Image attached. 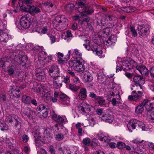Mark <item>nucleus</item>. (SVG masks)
<instances>
[{
    "label": "nucleus",
    "mask_w": 154,
    "mask_h": 154,
    "mask_svg": "<svg viewBox=\"0 0 154 154\" xmlns=\"http://www.w3.org/2000/svg\"><path fill=\"white\" fill-rule=\"evenodd\" d=\"M44 139L45 140H50L52 138L51 135L49 131L47 130L45 131L44 133Z\"/></svg>",
    "instance_id": "35"
},
{
    "label": "nucleus",
    "mask_w": 154,
    "mask_h": 154,
    "mask_svg": "<svg viewBox=\"0 0 154 154\" xmlns=\"http://www.w3.org/2000/svg\"><path fill=\"white\" fill-rule=\"evenodd\" d=\"M60 102L61 104L65 106H68L69 104V97L66 94H61L60 95Z\"/></svg>",
    "instance_id": "20"
},
{
    "label": "nucleus",
    "mask_w": 154,
    "mask_h": 154,
    "mask_svg": "<svg viewBox=\"0 0 154 154\" xmlns=\"http://www.w3.org/2000/svg\"><path fill=\"white\" fill-rule=\"evenodd\" d=\"M64 138V135L61 133H59L55 135V139L57 141H61L63 140Z\"/></svg>",
    "instance_id": "51"
},
{
    "label": "nucleus",
    "mask_w": 154,
    "mask_h": 154,
    "mask_svg": "<svg viewBox=\"0 0 154 154\" xmlns=\"http://www.w3.org/2000/svg\"><path fill=\"white\" fill-rule=\"evenodd\" d=\"M51 115L53 119L60 125L66 121V118L65 116H57L54 111L51 112Z\"/></svg>",
    "instance_id": "16"
},
{
    "label": "nucleus",
    "mask_w": 154,
    "mask_h": 154,
    "mask_svg": "<svg viewBox=\"0 0 154 154\" xmlns=\"http://www.w3.org/2000/svg\"><path fill=\"white\" fill-rule=\"evenodd\" d=\"M9 93L11 97L12 98L14 97H19L20 96V91L17 88V86H11Z\"/></svg>",
    "instance_id": "12"
},
{
    "label": "nucleus",
    "mask_w": 154,
    "mask_h": 154,
    "mask_svg": "<svg viewBox=\"0 0 154 154\" xmlns=\"http://www.w3.org/2000/svg\"><path fill=\"white\" fill-rule=\"evenodd\" d=\"M142 93L140 91H138L137 93L135 95L129 96L128 99L131 101H134L136 102L139 101L142 96Z\"/></svg>",
    "instance_id": "24"
},
{
    "label": "nucleus",
    "mask_w": 154,
    "mask_h": 154,
    "mask_svg": "<svg viewBox=\"0 0 154 154\" xmlns=\"http://www.w3.org/2000/svg\"><path fill=\"white\" fill-rule=\"evenodd\" d=\"M40 95L45 100L48 101L51 100V92L50 91H48L47 92L43 91Z\"/></svg>",
    "instance_id": "29"
},
{
    "label": "nucleus",
    "mask_w": 154,
    "mask_h": 154,
    "mask_svg": "<svg viewBox=\"0 0 154 154\" xmlns=\"http://www.w3.org/2000/svg\"><path fill=\"white\" fill-rule=\"evenodd\" d=\"M23 141L24 143L27 142L29 139V137L26 134H23L22 137Z\"/></svg>",
    "instance_id": "54"
},
{
    "label": "nucleus",
    "mask_w": 154,
    "mask_h": 154,
    "mask_svg": "<svg viewBox=\"0 0 154 154\" xmlns=\"http://www.w3.org/2000/svg\"><path fill=\"white\" fill-rule=\"evenodd\" d=\"M107 21V19H106V16L105 15L100 20L101 26H104L106 24Z\"/></svg>",
    "instance_id": "50"
},
{
    "label": "nucleus",
    "mask_w": 154,
    "mask_h": 154,
    "mask_svg": "<svg viewBox=\"0 0 154 154\" xmlns=\"http://www.w3.org/2000/svg\"><path fill=\"white\" fill-rule=\"evenodd\" d=\"M95 52L97 55L98 56H101L103 53L101 48H98L97 49V51Z\"/></svg>",
    "instance_id": "55"
},
{
    "label": "nucleus",
    "mask_w": 154,
    "mask_h": 154,
    "mask_svg": "<svg viewBox=\"0 0 154 154\" xmlns=\"http://www.w3.org/2000/svg\"><path fill=\"white\" fill-rule=\"evenodd\" d=\"M84 81L85 82H90L92 80V77L91 76L90 73L86 72L84 76Z\"/></svg>",
    "instance_id": "40"
},
{
    "label": "nucleus",
    "mask_w": 154,
    "mask_h": 154,
    "mask_svg": "<svg viewBox=\"0 0 154 154\" xmlns=\"http://www.w3.org/2000/svg\"><path fill=\"white\" fill-rule=\"evenodd\" d=\"M70 66L78 72H82L85 69V61L82 58L79 59H71L68 62Z\"/></svg>",
    "instance_id": "2"
},
{
    "label": "nucleus",
    "mask_w": 154,
    "mask_h": 154,
    "mask_svg": "<svg viewBox=\"0 0 154 154\" xmlns=\"http://www.w3.org/2000/svg\"><path fill=\"white\" fill-rule=\"evenodd\" d=\"M117 146L119 149H122L125 148L126 145L125 143L123 142H118L117 143Z\"/></svg>",
    "instance_id": "53"
},
{
    "label": "nucleus",
    "mask_w": 154,
    "mask_h": 154,
    "mask_svg": "<svg viewBox=\"0 0 154 154\" xmlns=\"http://www.w3.org/2000/svg\"><path fill=\"white\" fill-rule=\"evenodd\" d=\"M41 88L38 87L37 88L34 87L31 89L32 91L35 92L38 94H41L43 91H49V88L48 86L45 84H41L40 85Z\"/></svg>",
    "instance_id": "17"
},
{
    "label": "nucleus",
    "mask_w": 154,
    "mask_h": 154,
    "mask_svg": "<svg viewBox=\"0 0 154 154\" xmlns=\"http://www.w3.org/2000/svg\"><path fill=\"white\" fill-rule=\"evenodd\" d=\"M48 72L49 75L53 78L60 76V71L58 66L55 65L51 66L49 68Z\"/></svg>",
    "instance_id": "13"
},
{
    "label": "nucleus",
    "mask_w": 154,
    "mask_h": 154,
    "mask_svg": "<svg viewBox=\"0 0 154 154\" xmlns=\"http://www.w3.org/2000/svg\"><path fill=\"white\" fill-rule=\"evenodd\" d=\"M21 52H20L18 56L15 55V57L13 59L17 63L23 66L27 61V58L26 56H23Z\"/></svg>",
    "instance_id": "9"
},
{
    "label": "nucleus",
    "mask_w": 154,
    "mask_h": 154,
    "mask_svg": "<svg viewBox=\"0 0 154 154\" xmlns=\"http://www.w3.org/2000/svg\"><path fill=\"white\" fill-rule=\"evenodd\" d=\"M74 7V5L72 4H69L66 5L65 7V10L68 12L72 11Z\"/></svg>",
    "instance_id": "43"
},
{
    "label": "nucleus",
    "mask_w": 154,
    "mask_h": 154,
    "mask_svg": "<svg viewBox=\"0 0 154 154\" xmlns=\"http://www.w3.org/2000/svg\"><path fill=\"white\" fill-rule=\"evenodd\" d=\"M15 153H17V154H23L22 152H19L17 150L11 151V152H8L5 154H14Z\"/></svg>",
    "instance_id": "64"
},
{
    "label": "nucleus",
    "mask_w": 154,
    "mask_h": 154,
    "mask_svg": "<svg viewBox=\"0 0 154 154\" xmlns=\"http://www.w3.org/2000/svg\"><path fill=\"white\" fill-rule=\"evenodd\" d=\"M24 11L28 12L32 15H34L36 14L40 13L41 10L39 8L34 5H27L23 8Z\"/></svg>",
    "instance_id": "7"
},
{
    "label": "nucleus",
    "mask_w": 154,
    "mask_h": 154,
    "mask_svg": "<svg viewBox=\"0 0 154 154\" xmlns=\"http://www.w3.org/2000/svg\"><path fill=\"white\" fill-rule=\"evenodd\" d=\"M73 77V80L74 83L77 84L79 83L80 80L79 78L77 77L75 75Z\"/></svg>",
    "instance_id": "60"
},
{
    "label": "nucleus",
    "mask_w": 154,
    "mask_h": 154,
    "mask_svg": "<svg viewBox=\"0 0 154 154\" xmlns=\"http://www.w3.org/2000/svg\"><path fill=\"white\" fill-rule=\"evenodd\" d=\"M122 10L123 11L126 12H130L131 11H131V9L129 7H125L122 8Z\"/></svg>",
    "instance_id": "62"
},
{
    "label": "nucleus",
    "mask_w": 154,
    "mask_h": 154,
    "mask_svg": "<svg viewBox=\"0 0 154 154\" xmlns=\"http://www.w3.org/2000/svg\"><path fill=\"white\" fill-rule=\"evenodd\" d=\"M133 80L135 83L138 84L141 88V85L145 83V81L143 78L139 75H134L133 78Z\"/></svg>",
    "instance_id": "25"
},
{
    "label": "nucleus",
    "mask_w": 154,
    "mask_h": 154,
    "mask_svg": "<svg viewBox=\"0 0 154 154\" xmlns=\"http://www.w3.org/2000/svg\"><path fill=\"white\" fill-rule=\"evenodd\" d=\"M24 113L25 115L27 117H30L34 114V112L31 110L30 108H26Z\"/></svg>",
    "instance_id": "39"
},
{
    "label": "nucleus",
    "mask_w": 154,
    "mask_h": 154,
    "mask_svg": "<svg viewBox=\"0 0 154 154\" xmlns=\"http://www.w3.org/2000/svg\"><path fill=\"white\" fill-rule=\"evenodd\" d=\"M108 29V28H106L99 33V34L98 35L99 37L100 38H102L103 40H104V38L107 37L109 31Z\"/></svg>",
    "instance_id": "30"
},
{
    "label": "nucleus",
    "mask_w": 154,
    "mask_h": 154,
    "mask_svg": "<svg viewBox=\"0 0 154 154\" xmlns=\"http://www.w3.org/2000/svg\"><path fill=\"white\" fill-rule=\"evenodd\" d=\"M78 108L79 111L83 114L87 113L91 115L95 112L94 108L91 105L84 102L80 103Z\"/></svg>",
    "instance_id": "4"
},
{
    "label": "nucleus",
    "mask_w": 154,
    "mask_h": 154,
    "mask_svg": "<svg viewBox=\"0 0 154 154\" xmlns=\"http://www.w3.org/2000/svg\"><path fill=\"white\" fill-rule=\"evenodd\" d=\"M82 39L84 41L86 42V43L84 44V45L85 46V48L88 50H89L90 46H89V41L88 38L85 36H82Z\"/></svg>",
    "instance_id": "41"
},
{
    "label": "nucleus",
    "mask_w": 154,
    "mask_h": 154,
    "mask_svg": "<svg viewBox=\"0 0 154 154\" xmlns=\"http://www.w3.org/2000/svg\"><path fill=\"white\" fill-rule=\"evenodd\" d=\"M85 2L86 0H80V1L78 2V10L80 12H84L87 14H91L94 12V10L92 7L85 5Z\"/></svg>",
    "instance_id": "5"
},
{
    "label": "nucleus",
    "mask_w": 154,
    "mask_h": 154,
    "mask_svg": "<svg viewBox=\"0 0 154 154\" xmlns=\"http://www.w3.org/2000/svg\"><path fill=\"white\" fill-rule=\"evenodd\" d=\"M97 79L98 82L101 83H103L105 81V77L102 72L98 73Z\"/></svg>",
    "instance_id": "37"
},
{
    "label": "nucleus",
    "mask_w": 154,
    "mask_h": 154,
    "mask_svg": "<svg viewBox=\"0 0 154 154\" xmlns=\"http://www.w3.org/2000/svg\"><path fill=\"white\" fill-rule=\"evenodd\" d=\"M38 58L39 60L40 61H43L44 63H45L46 60H47L46 55L44 51L40 52L38 55Z\"/></svg>",
    "instance_id": "31"
},
{
    "label": "nucleus",
    "mask_w": 154,
    "mask_h": 154,
    "mask_svg": "<svg viewBox=\"0 0 154 154\" xmlns=\"http://www.w3.org/2000/svg\"><path fill=\"white\" fill-rule=\"evenodd\" d=\"M23 5H22V6L20 5V4L19 1L18 2V4L17 5V6L16 9H14V11L15 13H17L22 10L24 11V8H23Z\"/></svg>",
    "instance_id": "44"
},
{
    "label": "nucleus",
    "mask_w": 154,
    "mask_h": 154,
    "mask_svg": "<svg viewBox=\"0 0 154 154\" xmlns=\"http://www.w3.org/2000/svg\"><path fill=\"white\" fill-rule=\"evenodd\" d=\"M22 100L23 102L27 104H30L31 100L30 97L26 95H23L22 96Z\"/></svg>",
    "instance_id": "38"
},
{
    "label": "nucleus",
    "mask_w": 154,
    "mask_h": 154,
    "mask_svg": "<svg viewBox=\"0 0 154 154\" xmlns=\"http://www.w3.org/2000/svg\"><path fill=\"white\" fill-rule=\"evenodd\" d=\"M110 111V110L108 109L104 112L103 113V115L100 117L101 118V119L103 121L111 123L113 122L114 120V118L113 116L110 114L109 112Z\"/></svg>",
    "instance_id": "11"
},
{
    "label": "nucleus",
    "mask_w": 154,
    "mask_h": 154,
    "mask_svg": "<svg viewBox=\"0 0 154 154\" xmlns=\"http://www.w3.org/2000/svg\"><path fill=\"white\" fill-rule=\"evenodd\" d=\"M78 11L80 13V14L79 15H76L73 17L72 18L74 20H77L79 19L81 16H83L86 14H88L84 12L81 13L79 12V11Z\"/></svg>",
    "instance_id": "45"
},
{
    "label": "nucleus",
    "mask_w": 154,
    "mask_h": 154,
    "mask_svg": "<svg viewBox=\"0 0 154 154\" xmlns=\"http://www.w3.org/2000/svg\"><path fill=\"white\" fill-rule=\"evenodd\" d=\"M83 143L87 146H93V144H94L95 145H97V144L94 143L92 142L91 143V140L90 139L86 137L82 141Z\"/></svg>",
    "instance_id": "33"
},
{
    "label": "nucleus",
    "mask_w": 154,
    "mask_h": 154,
    "mask_svg": "<svg viewBox=\"0 0 154 154\" xmlns=\"http://www.w3.org/2000/svg\"><path fill=\"white\" fill-rule=\"evenodd\" d=\"M103 109L102 108L98 109L97 111V114L99 115L102 116L103 113L104 112H103Z\"/></svg>",
    "instance_id": "63"
},
{
    "label": "nucleus",
    "mask_w": 154,
    "mask_h": 154,
    "mask_svg": "<svg viewBox=\"0 0 154 154\" xmlns=\"http://www.w3.org/2000/svg\"><path fill=\"white\" fill-rule=\"evenodd\" d=\"M58 77L53 78V88L55 89L60 88L62 85V82L59 80Z\"/></svg>",
    "instance_id": "23"
},
{
    "label": "nucleus",
    "mask_w": 154,
    "mask_h": 154,
    "mask_svg": "<svg viewBox=\"0 0 154 154\" xmlns=\"http://www.w3.org/2000/svg\"><path fill=\"white\" fill-rule=\"evenodd\" d=\"M130 30L131 32L132 35L134 37H136L137 36V31L133 25H131L130 26Z\"/></svg>",
    "instance_id": "48"
},
{
    "label": "nucleus",
    "mask_w": 154,
    "mask_h": 154,
    "mask_svg": "<svg viewBox=\"0 0 154 154\" xmlns=\"http://www.w3.org/2000/svg\"><path fill=\"white\" fill-rule=\"evenodd\" d=\"M143 141V140H140L138 138H136L132 140V142L136 144H139L142 142Z\"/></svg>",
    "instance_id": "59"
},
{
    "label": "nucleus",
    "mask_w": 154,
    "mask_h": 154,
    "mask_svg": "<svg viewBox=\"0 0 154 154\" xmlns=\"http://www.w3.org/2000/svg\"><path fill=\"white\" fill-rule=\"evenodd\" d=\"M69 88L74 91H77L79 88L78 86H77L74 84H70L69 85Z\"/></svg>",
    "instance_id": "52"
},
{
    "label": "nucleus",
    "mask_w": 154,
    "mask_h": 154,
    "mask_svg": "<svg viewBox=\"0 0 154 154\" xmlns=\"http://www.w3.org/2000/svg\"><path fill=\"white\" fill-rule=\"evenodd\" d=\"M38 109V112H37V115L40 118H45L47 117L48 110L44 105H40Z\"/></svg>",
    "instance_id": "10"
},
{
    "label": "nucleus",
    "mask_w": 154,
    "mask_h": 154,
    "mask_svg": "<svg viewBox=\"0 0 154 154\" xmlns=\"http://www.w3.org/2000/svg\"><path fill=\"white\" fill-rule=\"evenodd\" d=\"M137 125L138 127L140 128L142 131L145 130V124L142 122H140L137 120V122L136 123V125Z\"/></svg>",
    "instance_id": "49"
},
{
    "label": "nucleus",
    "mask_w": 154,
    "mask_h": 154,
    "mask_svg": "<svg viewBox=\"0 0 154 154\" xmlns=\"http://www.w3.org/2000/svg\"><path fill=\"white\" fill-rule=\"evenodd\" d=\"M20 23L21 26L23 28L26 29L28 28L31 24L30 19L27 16L22 17Z\"/></svg>",
    "instance_id": "14"
},
{
    "label": "nucleus",
    "mask_w": 154,
    "mask_h": 154,
    "mask_svg": "<svg viewBox=\"0 0 154 154\" xmlns=\"http://www.w3.org/2000/svg\"><path fill=\"white\" fill-rule=\"evenodd\" d=\"M96 120L95 118L92 117H90L88 119V121L91 123H93L94 125L95 123V121Z\"/></svg>",
    "instance_id": "58"
},
{
    "label": "nucleus",
    "mask_w": 154,
    "mask_h": 154,
    "mask_svg": "<svg viewBox=\"0 0 154 154\" xmlns=\"http://www.w3.org/2000/svg\"><path fill=\"white\" fill-rule=\"evenodd\" d=\"M137 29L139 31L138 33L141 36L146 35L148 33L149 30V28L147 25H145L144 26H139Z\"/></svg>",
    "instance_id": "22"
},
{
    "label": "nucleus",
    "mask_w": 154,
    "mask_h": 154,
    "mask_svg": "<svg viewBox=\"0 0 154 154\" xmlns=\"http://www.w3.org/2000/svg\"><path fill=\"white\" fill-rule=\"evenodd\" d=\"M71 53V51L69 50L68 54L64 57L63 54L60 52H58L57 55L58 58V61L60 63H63L64 62L67 61L69 58Z\"/></svg>",
    "instance_id": "18"
},
{
    "label": "nucleus",
    "mask_w": 154,
    "mask_h": 154,
    "mask_svg": "<svg viewBox=\"0 0 154 154\" xmlns=\"http://www.w3.org/2000/svg\"><path fill=\"white\" fill-rule=\"evenodd\" d=\"M122 69L125 71H128L133 68V66L129 62L123 63L122 66Z\"/></svg>",
    "instance_id": "27"
},
{
    "label": "nucleus",
    "mask_w": 154,
    "mask_h": 154,
    "mask_svg": "<svg viewBox=\"0 0 154 154\" xmlns=\"http://www.w3.org/2000/svg\"><path fill=\"white\" fill-rule=\"evenodd\" d=\"M72 54L75 56L76 59H79L82 58V54L81 51L77 49H75L72 52Z\"/></svg>",
    "instance_id": "34"
},
{
    "label": "nucleus",
    "mask_w": 154,
    "mask_h": 154,
    "mask_svg": "<svg viewBox=\"0 0 154 154\" xmlns=\"http://www.w3.org/2000/svg\"><path fill=\"white\" fill-rule=\"evenodd\" d=\"M63 81L66 84L69 83L70 82L69 77L68 76H64Z\"/></svg>",
    "instance_id": "56"
},
{
    "label": "nucleus",
    "mask_w": 154,
    "mask_h": 154,
    "mask_svg": "<svg viewBox=\"0 0 154 154\" xmlns=\"http://www.w3.org/2000/svg\"><path fill=\"white\" fill-rule=\"evenodd\" d=\"M32 3V0H20L19 3L20 5L22 6L24 4L27 5L30 4Z\"/></svg>",
    "instance_id": "46"
},
{
    "label": "nucleus",
    "mask_w": 154,
    "mask_h": 154,
    "mask_svg": "<svg viewBox=\"0 0 154 154\" xmlns=\"http://www.w3.org/2000/svg\"><path fill=\"white\" fill-rule=\"evenodd\" d=\"M42 4L48 8H52L54 5L50 1L43 3Z\"/></svg>",
    "instance_id": "47"
},
{
    "label": "nucleus",
    "mask_w": 154,
    "mask_h": 154,
    "mask_svg": "<svg viewBox=\"0 0 154 154\" xmlns=\"http://www.w3.org/2000/svg\"><path fill=\"white\" fill-rule=\"evenodd\" d=\"M50 37V39L51 41V44L54 43L56 42L55 37L53 35H50L49 36Z\"/></svg>",
    "instance_id": "57"
},
{
    "label": "nucleus",
    "mask_w": 154,
    "mask_h": 154,
    "mask_svg": "<svg viewBox=\"0 0 154 154\" xmlns=\"http://www.w3.org/2000/svg\"><path fill=\"white\" fill-rule=\"evenodd\" d=\"M79 96V97L82 99L84 100L87 97V91L85 88H82L80 89Z\"/></svg>",
    "instance_id": "28"
},
{
    "label": "nucleus",
    "mask_w": 154,
    "mask_h": 154,
    "mask_svg": "<svg viewBox=\"0 0 154 154\" xmlns=\"http://www.w3.org/2000/svg\"><path fill=\"white\" fill-rule=\"evenodd\" d=\"M137 120L136 119H132L127 124V127L129 131L132 132V130L134 129L136 126V123Z\"/></svg>",
    "instance_id": "26"
},
{
    "label": "nucleus",
    "mask_w": 154,
    "mask_h": 154,
    "mask_svg": "<svg viewBox=\"0 0 154 154\" xmlns=\"http://www.w3.org/2000/svg\"><path fill=\"white\" fill-rule=\"evenodd\" d=\"M11 139L12 140H14L12 138H11V137L8 138L7 136L3 137V141L10 146L12 145V143L11 141Z\"/></svg>",
    "instance_id": "42"
},
{
    "label": "nucleus",
    "mask_w": 154,
    "mask_h": 154,
    "mask_svg": "<svg viewBox=\"0 0 154 154\" xmlns=\"http://www.w3.org/2000/svg\"><path fill=\"white\" fill-rule=\"evenodd\" d=\"M8 73L10 76H13L14 73V69L12 68H10L8 70Z\"/></svg>",
    "instance_id": "61"
},
{
    "label": "nucleus",
    "mask_w": 154,
    "mask_h": 154,
    "mask_svg": "<svg viewBox=\"0 0 154 154\" xmlns=\"http://www.w3.org/2000/svg\"><path fill=\"white\" fill-rule=\"evenodd\" d=\"M119 94V91L117 90H112L107 93V98L114 106H116L120 102V96Z\"/></svg>",
    "instance_id": "3"
},
{
    "label": "nucleus",
    "mask_w": 154,
    "mask_h": 154,
    "mask_svg": "<svg viewBox=\"0 0 154 154\" xmlns=\"http://www.w3.org/2000/svg\"><path fill=\"white\" fill-rule=\"evenodd\" d=\"M96 103L99 105H103L105 104V100L102 97L97 96L95 99Z\"/></svg>",
    "instance_id": "32"
},
{
    "label": "nucleus",
    "mask_w": 154,
    "mask_h": 154,
    "mask_svg": "<svg viewBox=\"0 0 154 154\" xmlns=\"http://www.w3.org/2000/svg\"><path fill=\"white\" fill-rule=\"evenodd\" d=\"M149 102L147 99L144 100L143 102L136 108L135 112L137 114L141 113L144 110V106Z\"/></svg>",
    "instance_id": "21"
},
{
    "label": "nucleus",
    "mask_w": 154,
    "mask_h": 154,
    "mask_svg": "<svg viewBox=\"0 0 154 154\" xmlns=\"http://www.w3.org/2000/svg\"><path fill=\"white\" fill-rule=\"evenodd\" d=\"M67 21L68 19L64 15H58L53 20V26L57 30H62L66 28Z\"/></svg>",
    "instance_id": "1"
},
{
    "label": "nucleus",
    "mask_w": 154,
    "mask_h": 154,
    "mask_svg": "<svg viewBox=\"0 0 154 154\" xmlns=\"http://www.w3.org/2000/svg\"><path fill=\"white\" fill-rule=\"evenodd\" d=\"M19 119L18 116L14 115H12L6 116L5 121L11 124L13 123L14 124L15 128H16L20 124Z\"/></svg>",
    "instance_id": "8"
},
{
    "label": "nucleus",
    "mask_w": 154,
    "mask_h": 154,
    "mask_svg": "<svg viewBox=\"0 0 154 154\" xmlns=\"http://www.w3.org/2000/svg\"><path fill=\"white\" fill-rule=\"evenodd\" d=\"M148 103L145 105L146 109L148 111L147 114L150 115V116L149 117L150 119L154 120V103Z\"/></svg>",
    "instance_id": "15"
},
{
    "label": "nucleus",
    "mask_w": 154,
    "mask_h": 154,
    "mask_svg": "<svg viewBox=\"0 0 154 154\" xmlns=\"http://www.w3.org/2000/svg\"><path fill=\"white\" fill-rule=\"evenodd\" d=\"M136 68L143 75H147L149 74L148 69L144 66L142 64L137 65L136 66Z\"/></svg>",
    "instance_id": "19"
},
{
    "label": "nucleus",
    "mask_w": 154,
    "mask_h": 154,
    "mask_svg": "<svg viewBox=\"0 0 154 154\" xmlns=\"http://www.w3.org/2000/svg\"><path fill=\"white\" fill-rule=\"evenodd\" d=\"M8 34L6 29V26L2 23L0 24V41L2 44L6 43L9 40Z\"/></svg>",
    "instance_id": "6"
},
{
    "label": "nucleus",
    "mask_w": 154,
    "mask_h": 154,
    "mask_svg": "<svg viewBox=\"0 0 154 154\" xmlns=\"http://www.w3.org/2000/svg\"><path fill=\"white\" fill-rule=\"evenodd\" d=\"M97 137L99 139L102 141L106 142L108 139L107 137L105 136L101 133H99L97 134Z\"/></svg>",
    "instance_id": "36"
}]
</instances>
